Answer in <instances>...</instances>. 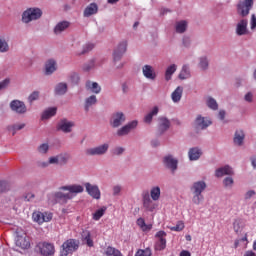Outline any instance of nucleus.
Wrapping results in <instances>:
<instances>
[{"mask_svg":"<svg viewBox=\"0 0 256 256\" xmlns=\"http://www.w3.org/2000/svg\"><path fill=\"white\" fill-rule=\"evenodd\" d=\"M60 191L54 194V197L58 203L65 204L71 199H74L78 193H83L85 189L79 184H73L68 186H62L59 188Z\"/></svg>","mask_w":256,"mask_h":256,"instance_id":"nucleus-1","label":"nucleus"},{"mask_svg":"<svg viewBox=\"0 0 256 256\" xmlns=\"http://www.w3.org/2000/svg\"><path fill=\"white\" fill-rule=\"evenodd\" d=\"M206 189L207 183H205V181L203 180L196 181L192 184V186L190 187V191L193 195L192 203H194V205H201L203 199H205V197H203V191H205Z\"/></svg>","mask_w":256,"mask_h":256,"instance_id":"nucleus-2","label":"nucleus"},{"mask_svg":"<svg viewBox=\"0 0 256 256\" xmlns=\"http://www.w3.org/2000/svg\"><path fill=\"white\" fill-rule=\"evenodd\" d=\"M15 245L16 247H19V249L23 250L31 247V240L23 228L18 227L15 229Z\"/></svg>","mask_w":256,"mask_h":256,"instance_id":"nucleus-3","label":"nucleus"},{"mask_svg":"<svg viewBox=\"0 0 256 256\" xmlns=\"http://www.w3.org/2000/svg\"><path fill=\"white\" fill-rule=\"evenodd\" d=\"M79 249V240L68 239L62 244V250L60 251V256H68L74 251Z\"/></svg>","mask_w":256,"mask_h":256,"instance_id":"nucleus-4","label":"nucleus"},{"mask_svg":"<svg viewBox=\"0 0 256 256\" xmlns=\"http://www.w3.org/2000/svg\"><path fill=\"white\" fill-rule=\"evenodd\" d=\"M43 12L39 8H29L22 15L23 23H31V21H36V19H41Z\"/></svg>","mask_w":256,"mask_h":256,"instance_id":"nucleus-5","label":"nucleus"},{"mask_svg":"<svg viewBox=\"0 0 256 256\" xmlns=\"http://www.w3.org/2000/svg\"><path fill=\"white\" fill-rule=\"evenodd\" d=\"M32 219L34 223H38V225H43V223H49L50 221H52L53 213L34 211L32 214Z\"/></svg>","mask_w":256,"mask_h":256,"instance_id":"nucleus-6","label":"nucleus"},{"mask_svg":"<svg viewBox=\"0 0 256 256\" xmlns=\"http://www.w3.org/2000/svg\"><path fill=\"white\" fill-rule=\"evenodd\" d=\"M156 239H158L155 243L154 249L155 251H163L167 247V233L163 230H160L155 235Z\"/></svg>","mask_w":256,"mask_h":256,"instance_id":"nucleus-7","label":"nucleus"},{"mask_svg":"<svg viewBox=\"0 0 256 256\" xmlns=\"http://www.w3.org/2000/svg\"><path fill=\"white\" fill-rule=\"evenodd\" d=\"M254 0H244L240 1L237 5L238 13L241 17H247L249 12L253 8Z\"/></svg>","mask_w":256,"mask_h":256,"instance_id":"nucleus-8","label":"nucleus"},{"mask_svg":"<svg viewBox=\"0 0 256 256\" xmlns=\"http://www.w3.org/2000/svg\"><path fill=\"white\" fill-rule=\"evenodd\" d=\"M109 150V144H103L94 148H88L85 150L87 157H93L95 155H105Z\"/></svg>","mask_w":256,"mask_h":256,"instance_id":"nucleus-9","label":"nucleus"},{"mask_svg":"<svg viewBox=\"0 0 256 256\" xmlns=\"http://www.w3.org/2000/svg\"><path fill=\"white\" fill-rule=\"evenodd\" d=\"M126 51H127V41L120 42L113 52L114 63H117V61H121V58L123 57V55H125Z\"/></svg>","mask_w":256,"mask_h":256,"instance_id":"nucleus-10","label":"nucleus"},{"mask_svg":"<svg viewBox=\"0 0 256 256\" xmlns=\"http://www.w3.org/2000/svg\"><path fill=\"white\" fill-rule=\"evenodd\" d=\"M10 109L19 115H23L27 113V106L23 101L20 100H13L10 103Z\"/></svg>","mask_w":256,"mask_h":256,"instance_id":"nucleus-11","label":"nucleus"},{"mask_svg":"<svg viewBox=\"0 0 256 256\" xmlns=\"http://www.w3.org/2000/svg\"><path fill=\"white\" fill-rule=\"evenodd\" d=\"M39 249H40L41 255H44V256L55 255V246L51 243L43 242L39 244Z\"/></svg>","mask_w":256,"mask_h":256,"instance_id":"nucleus-12","label":"nucleus"},{"mask_svg":"<svg viewBox=\"0 0 256 256\" xmlns=\"http://www.w3.org/2000/svg\"><path fill=\"white\" fill-rule=\"evenodd\" d=\"M137 125H138L137 120H133L132 122L126 124L125 126H123L117 131L118 137H124V135H129V133H131V131H133V129H135Z\"/></svg>","mask_w":256,"mask_h":256,"instance_id":"nucleus-13","label":"nucleus"},{"mask_svg":"<svg viewBox=\"0 0 256 256\" xmlns=\"http://www.w3.org/2000/svg\"><path fill=\"white\" fill-rule=\"evenodd\" d=\"M85 187L90 197H93V199H101V190H99V186L85 183Z\"/></svg>","mask_w":256,"mask_h":256,"instance_id":"nucleus-14","label":"nucleus"},{"mask_svg":"<svg viewBox=\"0 0 256 256\" xmlns=\"http://www.w3.org/2000/svg\"><path fill=\"white\" fill-rule=\"evenodd\" d=\"M110 123L114 128L121 127L125 123V114L123 112L114 113Z\"/></svg>","mask_w":256,"mask_h":256,"instance_id":"nucleus-15","label":"nucleus"},{"mask_svg":"<svg viewBox=\"0 0 256 256\" xmlns=\"http://www.w3.org/2000/svg\"><path fill=\"white\" fill-rule=\"evenodd\" d=\"M194 125L196 127V129H207V127H209V125H211V120L202 117L201 115H198Z\"/></svg>","mask_w":256,"mask_h":256,"instance_id":"nucleus-16","label":"nucleus"},{"mask_svg":"<svg viewBox=\"0 0 256 256\" xmlns=\"http://www.w3.org/2000/svg\"><path fill=\"white\" fill-rule=\"evenodd\" d=\"M142 73L146 79H150L151 81H155L157 79V74L155 73V70H153V66L151 65H145L142 68Z\"/></svg>","mask_w":256,"mask_h":256,"instance_id":"nucleus-17","label":"nucleus"},{"mask_svg":"<svg viewBox=\"0 0 256 256\" xmlns=\"http://www.w3.org/2000/svg\"><path fill=\"white\" fill-rule=\"evenodd\" d=\"M75 126V123L71 121H67V119H63L58 124V129L63 131V133H71L72 127Z\"/></svg>","mask_w":256,"mask_h":256,"instance_id":"nucleus-18","label":"nucleus"},{"mask_svg":"<svg viewBox=\"0 0 256 256\" xmlns=\"http://www.w3.org/2000/svg\"><path fill=\"white\" fill-rule=\"evenodd\" d=\"M99 11V6L97 3H90L83 12L84 17H91L92 15H97Z\"/></svg>","mask_w":256,"mask_h":256,"instance_id":"nucleus-19","label":"nucleus"},{"mask_svg":"<svg viewBox=\"0 0 256 256\" xmlns=\"http://www.w3.org/2000/svg\"><path fill=\"white\" fill-rule=\"evenodd\" d=\"M177 159L173 158V156L168 155L164 157V165L171 169V171H177Z\"/></svg>","mask_w":256,"mask_h":256,"instance_id":"nucleus-20","label":"nucleus"},{"mask_svg":"<svg viewBox=\"0 0 256 256\" xmlns=\"http://www.w3.org/2000/svg\"><path fill=\"white\" fill-rule=\"evenodd\" d=\"M247 25V19L240 20L236 26V34L239 36L247 35Z\"/></svg>","mask_w":256,"mask_h":256,"instance_id":"nucleus-21","label":"nucleus"},{"mask_svg":"<svg viewBox=\"0 0 256 256\" xmlns=\"http://www.w3.org/2000/svg\"><path fill=\"white\" fill-rule=\"evenodd\" d=\"M169 127H171V122L169 121V119H167L165 117H160L158 131L160 133H165V131H167V129H169Z\"/></svg>","mask_w":256,"mask_h":256,"instance_id":"nucleus-22","label":"nucleus"},{"mask_svg":"<svg viewBox=\"0 0 256 256\" xmlns=\"http://www.w3.org/2000/svg\"><path fill=\"white\" fill-rule=\"evenodd\" d=\"M215 175L216 177H223L224 175H233V168L228 165L218 168L215 172Z\"/></svg>","mask_w":256,"mask_h":256,"instance_id":"nucleus-23","label":"nucleus"},{"mask_svg":"<svg viewBox=\"0 0 256 256\" xmlns=\"http://www.w3.org/2000/svg\"><path fill=\"white\" fill-rule=\"evenodd\" d=\"M45 71L46 75H52V73H55V71H57V62L53 59L48 60L45 65Z\"/></svg>","mask_w":256,"mask_h":256,"instance_id":"nucleus-24","label":"nucleus"},{"mask_svg":"<svg viewBox=\"0 0 256 256\" xmlns=\"http://www.w3.org/2000/svg\"><path fill=\"white\" fill-rule=\"evenodd\" d=\"M181 97H183V87L178 86L171 94V99L173 103H179L181 101Z\"/></svg>","mask_w":256,"mask_h":256,"instance_id":"nucleus-25","label":"nucleus"},{"mask_svg":"<svg viewBox=\"0 0 256 256\" xmlns=\"http://www.w3.org/2000/svg\"><path fill=\"white\" fill-rule=\"evenodd\" d=\"M201 155H203V152H201V149L199 148H191L188 152L190 161H197Z\"/></svg>","mask_w":256,"mask_h":256,"instance_id":"nucleus-26","label":"nucleus"},{"mask_svg":"<svg viewBox=\"0 0 256 256\" xmlns=\"http://www.w3.org/2000/svg\"><path fill=\"white\" fill-rule=\"evenodd\" d=\"M69 25H71V23H69V21L59 22L54 28L55 35H59L60 33H63V31H65V29H69Z\"/></svg>","mask_w":256,"mask_h":256,"instance_id":"nucleus-27","label":"nucleus"},{"mask_svg":"<svg viewBox=\"0 0 256 256\" xmlns=\"http://www.w3.org/2000/svg\"><path fill=\"white\" fill-rule=\"evenodd\" d=\"M86 89L88 91H91L92 93H96V95L101 93V86H99V84L97 82L87 81Z\"/></svg>","mask_w":256,"mask_h":256,"instance_id":"nucleus-28","label":"nucleus"},{"mask_svg":"<svg viewBox=\"0 0 256 256\" xmlns=\"http://www.w3.org/2000/svg\"><path fill=\"white\" fill-rule=\"evenodd\" d=\"M243 141H245V133L243 130H237L234 135V143L241 147V145H243Z\"/></svg>","mask_w":256,"mask_h":256,"instance_id":"nucleus-29","label":"nucleus"},{"mask_svg":"<svg viewBox=\"0 0 256 256\" xmlns=\"http://www.w3.org/2000/svg\"><path fill=\"white\" fill-rule=\"evenodd\" d=\"M55 115H57V108L56 107L48 108L42 113L41 119L42 120L51 119V117H55Z\"/></svg>","mask_w":256,"mask_h":256,"instance_id":"nucleus-30","label":"nucleus"},{"mask_svg":"<svg viewBox=\"0 0 256 256\" xmlns=\"http://www.w3.org/2000/svg\"><path fill=\"white\" fill-rule=\"evenodd\" d=\"M104 253L106 256H123V253H121V250L112 246H108Z\"/></svg>","mask_w":256,"mask_h":256,"instance_id":"nucleus-31","label":"nucleus"},{"mask_svg":"<svg viewBox=\"0 0 256 256\" xmlns=\"http://www.w3.org/2000/svg\"><path fill=\"white\" fill-rule=\"evenodd\" d=\"M150 197L152 201H159L161 197V188L159 186H155L150 190Z\"/></svg>","mask_w":256,"mask_h":256,"instance_id":"nucleus-32","label":"nucleus"},{"mask_svg":"<svg viewBox=\"0 0 256 256\" xmlns=\"http://www.w3.org/2000/svg\"><path fill=\"white\" fill-rule=\"evenodd\" d=\"M55 93L56 95H65L67 93V83H59L56 87H55Z\"/></svg>","mask_w":256,"mask_h":256,"instance_id":"nucleus-33","label":"nucleus"},{"mask_svg":"<svg viewBox=\"0 0 256 256\" xmlns=\"http://www.w3.org/2000/svg\"><path fill=\"white\" fill-rule=\"evenodd\" d=\"M177 71V65L172 64L170 65L165 72V79L166 81H171V76L173 75V73H175Z\"/></svg>","mask_w":256,"mask_h":256,"instance_id":"nucleus-34","label":"nucleus"},{"mask_svg":"<svg viewBox=\"0 0 256 256\" xmlns=\"http://www.w3.org/2000/svg\"><path fill=\"white\" fill-rule=\"evenodd\" d=\"M157 113H159V107H154L152 109V111L150 113H148L145 118H144V122L145 123H151V121H153V117H155V115H157Z\"/></svg>","mask_w":256,"mask_h":256,"instance_id":"nucleus-35","label":"nucleus"},{"mask_svg":"<svg viewBox=\"0 0 256 256\" xmlns=\"http://www.w3.org/2000/svg\"><path fill=\"white\" fill-rule=\"evenodd\" d=\"M189 77H191V72L189 71V66L184 65L182 67V70L180 71L179 74V79H189Z\"/></svg>","mask_w":256,"mask_h":256,"instance_id":"nucleus-36","label":"nucleus"},{"mask_svg":"<svg viewBox=\"0 0 256 256\" xmlns=\"http://www.w3.org/2000/svg\"><path fill=\"white\" fill-rule=\"evenodd\" d=\"M206 103L209 109H212L213 111H217L219 109V104H217V100L212 97H208Z\"/></svg>","mask_w":256,"mask_h":256,"instance_id":"nucleus-37","label":"nucleus"},{"mask_svg":"<svg viewBox=\"0 0 256 256\" xmlns=\"http://www.w3.org/2000/svg\"><path fill=\"white\" fill-rule=\"evenodd\" d=\"M187 31V21L182 20L176 23V33H185Z\"/></svg>","mask_w":256,"mask_h":256,"instance_id":"nucleus-38","label":"nucleus"},{"mask_svg":"<svg viewBox=\"0 0 256 256\" xmlns=\"http://www.w3.org/2000/svg\"><path fill=\"white\" fill-rule=\"evenodd\" d=\"M136 223H137L138 227L142 229V231H151L152 226L151 225H147L145 223V219L138 218Z\"/></svg>","mask_w":256,"mask_h":256,"instance_id":"nucleus-39","label":"nucleus"},{"mask_svg":"<svg viewBox=\"0 0 256 256\" xmlns=\"http://www.w3.org/2000/svg\"><path fill=\"white\" fill-rule=\"evenodd\" d=\"M95 103H97V96L92 95L88 97L85 102V111H89V107H91V105H95Z\"/></svg>","mask_w":256,"mask_h":256,"instance_id":"nucleus-40","label":"nucleus"},{"mask_svg":"<svg viewBox=\"0 0 256 256\" xmlns=\"http://www.w3.org/2000/svg\"><path fill=\"white\" fill-rule=\"evenodd\" d=\"M105 211H107L106 207H102L100 209H98L94 214H93V219L94 221H99V219H101V217H103V215H105Z\"/></svg>","mask_w":256,"mask_h":256,"instance_id":"nucleus-41","label":"nucleus"},{"mask_svg":"<svg viewBox=\"0 0 256 256\" xmlns=\"http://www.w3.org/2000/svg\"><path fill=\"white\" fill-rule=\"evenodd\" d=\"M70 159H71V156L69 154L58 155V163H60V165H66V163H68Z\"/></svg>","mask_w":256,"mask_h":256,"instance_id":"nucleus-42","label":"nucleus"},{"mask_svg":"<svg viewBox=\"0 0 256 256\" xmlns=\"http://www.w3.org/2000/svg\"><path fill=\"white\" fill-rule=\"evenodd\" d=\"M83 238H84V241H86V244L88 247H93L94 243H93V239H91V232L89 231L84 232Z\"/></svg>","mask_w":256,"mask_h":256,"instance_id":"nucleus-43","label":"nucleus"},{"mask_svg":"<svg viewBox=\"0 0 256 256\" xmlns=\"http://www.w3.org/2000/svg\"><path fill=\"white\" fill-rule=\"evenodd\" d=\"M143 207L147 210V211H155V203H153V200H146L143 202Z\"/></svg>","mask_w":256,"mask_h":256,"instance_id":"nucleus-44","label":"nucleus"},{"mask_svg":"<svg viewBox=\"0 0 256 256\" xmlns=\"http://www.w3.org/2000/svg\"><path fill=\"white\" fill-rule=\"evenodd\" d=\"M9 51V44L5 39L0 38V53H7Z\"/></svg>","mask_w":256,"mask_h":256,"instance_id":"nucleus-45","label":"nucleus"},{"mask_svg":"<svg viewBox=\"0 0 256 256\" xmlns=\"http://www.w3.org/2000/svg\"><path fill=\"white\" fill-rule=\"evenodd\" d=\"M200 69L205 71L209 67V60H207V57H201L200 58V63H199Z\"/></svg>","mask_w":256,"mask_h":256,"instance_id":"nucleus-46","label":"nucleus"},{"mask_svg":"<svg viewBox=\"0 0 256 256\" xmlns=\"http://www.w3.org/2000/svg\"><path fill=\"white\" fill-rule=\"evenodd\" d=\"M39 99V91H34L28 97L29 103H33V101H37Z\"/></svg>","mask_w":256,"mask_h":256,"instance_id":"nucleus-47","label":"nucleus"},{"mask_svg":"<svg viewBox=\"0 0 256 256\" xmlns=\"http://www.w3.org/2000/svg\"><path fill=\"white\" fill-rule=\"evenodd\" d=\"M185 229V224L183 222H178L176 226L171 228V231H183Z\"/></svg>","mask_w":256,"mask_h":256,"instance_id":"nucleus-48","label":"nucleus"},{"mask_svg":"<svg viewBox=\"0 0 256 256\" xmlns=\"http://www.w3.org/2000/svg\"><path fill=\"white\" fill-rule=\"evenodd\" d=\"M95 47V45L88 43L84 46L83 51L81 55H85V53H89V51H92V49Z\"/></svg>","mask_w":256,"mask_h":256,"instance_id":"nucleus-49","label":"nucleus"},{"mask_svg":"<svg viewBox=\"0 0 256 256\" xmlns=\"http://www.w3.org/2000/svg\"><path fill=\"white\" fill-rule=\"evenodd\" d=\"M38 151L39 153H47L49 151V144H41L39 147H38Z\"/></svg>","mask_w":256,"mask_h":256,"instance_id":"nucleus-50","label":"nucleus"},{"mask_svg":"<svg viewBox=\"0 0 256 256\" xmlns=\"http://www.w3.org/2000/svg\"><path fill=\"white\" fill-rule=\"evenodd\" d=\"M139 254H141L142 256H151L153 255V253L151 252L150 248H146L144 250H138L137 251Z\"/></svg>","mask_w":256,"mask_h":256,"instance_id":"nucleus-51","label":"nucleus"},{"mask_svg":"<svg viewBox=\"0 0 256 256\" xmlns=\"http://www.w3.org/2000/svg\"><path fill=\"white\" fill-rule=\"evenodd\" d=\"M48 163H49V165L59 164V156L50 157Z\"/></svg>","mask_w":256,"mask_h":256,"instance_id":"nucleus-52","label":"nucleus"},{"mask_svg":"<svg viewBox=\"0 0 256 256\" xmlns=\"http://www.w3.org/2000/svg\"><path fill=\"white\" fill-rule=\"evenodd\" d=\"M142 201H143V203L145 201H151V195H149V191H144L142 193Z\"/></svg>","mask_w":256,"mask_h":256,"instance_id":"nucleus-53","label":"nucleus"},{"mask_svg":"<svg viewBox=\"0 0 256 256\" xmlns=\"http://www.w3.org/2000/svg\"><path fill=\"white\" fill-rule=\"evenodd\" d=\"M224 185H225V187H231V185H233V178L232 177H226L224 179Z\"/></svg>","mask_w":256,"mask_h":256,"instance_id":"nucleus-54","label":"nucleus"},{"mask_svg":"<svg viewBox=\"0 0 256 256\" xmlns=\"http://www.w3.org/2000/svg\"><path fill=\"white\" fill-rule=\"evenodd\" d=\"M70 80H71L73 83H75V84L79 83V74H77V73L71 74Z\"/></svg>","mask_w":256,"mask_h":256,"instance_id":"nucleus-55","label":"nucleus"},{"mask_svg":"<svg viewBox=\"0 0 256 256\" xmlns=\"http://www.w3.org/2000/svg\"><path fill=\"white\" fill-rule=\"evenodd\" d=\"M125 151V148L123 147H117L113 150V155H122V153Z\"/></svg>","mask_w":256,"mask_h":256,"instance_id":"nucleus-56","label":"nucleus"},{"mask_svg":"<svg viewBox=\"0 0 256 256\" xmlns=\"http://www.w3.org/2000/svg\"><path fill=\"white\" fill-rule=\"evenodd\" d=\"M10 83L9 79H5L3 81L0 82V89H5V87H8Z\"/></svg>","mask_w":256,"mask_h":256,"instance_id":"nucleus-57","label":"nucleus"},{"mask_svg":"<svg viewBox=\"0 0 256 256\" xmlns=\"http://www.w3.org/2000/svg\"><path fill=\"white\" fill-rule=\"evenodd\" d=\"M14 131H21V129H25V123L16 124L13 126Z\"/></svg>","mask_w":256,"mask_h":256,"instance_id":"nucleus-58","label":"nucleus"},{"mask_svg":"<svg viewBox=\"0 0 256 256\" xmlns=\"http://www.w3.org/2000/svg\"><path fill=\"white\" fill-rule=\"evenodd\" d=\"M254 195H255V191L254 190H249L245 194V199H251V197H253Z\"/></svg>","mask_w":256,"mask_h":256,"instance_id":"nucleus-59","label":"nucleus"},{"mask_svg":"<svg viewBox=\"0 0 256 256\" xmlns=\"http://www.w3.org/2000/svg\"><path fill=\"white\" fill-rule=\"evenodd\" d=\"M121 193V186L117 185L113 187V195H119Z\"/></svg>","mask_w":256,"mask_h":256,"instance_id":"nucleus-60","label":"nucleus"},{"mask_svg":"<svg viewBox=\"0 0 256 256\" xmlns=\"http://www.w3.org/2000/svg\"><path fill=\"white\" fill-rule=\"evenodd\" d=\"M256 27V16L255 14H252V17H251V29H255Z\"/></svg>","mask_w":256,"mask_h":256,"instance_id":"nucleus-61","label":"nucleus"},{"mask_svg":"<svg viewBox=\"0 0 256 256\" xmlns=\"http://www.w3.org/2000/svg\"><path fill=\"white\" fill-rule=\"evenodd\" d=\"M37 165L39 167H41L42 169H45V167H49V162L40 161V162L37 163Z\"/></svg>","mask_w":256,"mask_h":256,"instance_id":"nucleus-62","label":"nucleus"},{"mask_svg":"<svg viewBox=\"0 0 256 256\" xmlns=\"http://www.w3.org/2000/svg\"><path fill=\"white\" fill-rule=\"evenodd\" d=\"M180 256H191V252L187 251V250H183L181 253H180Z\"/></svg>","mask_w":256,"mask_h":256,"instance_id":"nucleus-63","label":"nucleus"},{"mask_svg":"<svg viewBox=\"0 0 256 256\" xmlns=\"http://www.w3.org/2000/svg\"><path fill=\"white\" fill-rule=\"evenodd\" d=\"M244 256H256V254H255V252L250 250V251H246Z\"/></svg>","mask_w":256,"mask_h":256,"instance_id":"nucleus-64","label":"nucleus"}]
</instances>
